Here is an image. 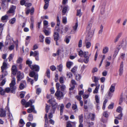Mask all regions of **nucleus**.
<instances>
[{"label":"nucleus","mask_w":127,"mask_h":127,"mask_svg":"<svg viewBox=\"0 0 127 127\" xmlns=\"http://www.w3.org/2000/svg\"><path fill=\"white\" fill-rule=\"evenodd\" d=\"M114 104L113 103H111L110 104L108 107V108L109 109H112L114 107Z\"/></svg>","instance_id":"bf43d9fd"},{"label":"nucleus","mask_w":127,"mask_h":127,"mask_svg":"<svg viewBox=\"0 0 127 127\" xmlns=\"http://www.w3.org/2000/svg\"><path fill=\"white\" fill-rule=\"evenodd\" d=\"M31 106V108L28 109L27 110L28 112V113H31L33 112L34 109V105H30Z\"/></svg>","instance_id":"a878e982"},{"label":"nucleus","mask_w":127,"mask_h":127,"mask_svg":"<svg viewBox=\"0 0 127 127\" xmlns=\"http://www.w3.org/2000/svg\"><path fill=\"white\" fill-rule=\"evenodd\" d=\"M24 75L23 73H21L20 71L18 72L17 73V76L18 81H20L24 78Z\"/></svg>","instance_id":"9d476101"},{"label":"nucleus","mask_w":127,"mask_h":127,"mask_svg":"<svg viewBox=\"0 0 127 127\" xmlns=\"http://www.w3.org/2000/svg\"><path fill=\"white\" fill-rule=\"evenodd\" d=\"M12 74L13 75L16 74L17 71V68L16 66L15 65H13L12 66L11 68Z\"/></svg>","instance_id":"f8f14e48"},{"label":"nucleus","mask_w":127,"mask_h":127,"mask_svg":"<svg viewBox=\"0 0 127 127\" xmlns=\"http://www.w3.org/2000/svg\"><path fill=\"white\" fill-rule=\"evenodd\" d=\"M78 26V24L77 22H76L74 26L73 27V29L74 30L73 32V33H74L75 32V31L76 30Z\"/></svg>","instance_id":"473e14b6"},{"label":"nucleus","mask_w":127,"mask_h":127,"mask_svg":"<svg viewBox=\"0 0 127 127\" xmlns=\"http://www.w3.org/2000/svg\"><path fill=\"white\" fill-rule=\"evenodd\" d=\"M123 98L122 96H120V100L119 101V104L120 105H121L123 101Z\"/></svg>","instance_id":"774afa93"},{"label":"nucleus","mask_w":127,"mask_h":127,"mask_svg":"<svg viewBox=\"0 0 127 127\" xmlns=\"http://www.w3.org/2000/svg\"><path fill=\"white\" fill-rule=\"evenodd\" d=\"M6 116L5 111L2 108L0 109V117H4Z\"/></svg>","instance_id":"ddd939ff"},{"label":"nucleus","mask_w":127,"mask_h":127,"mask_svg":"<svg viewBox=\"0 0 127 127\" xmlns=\"http://www.w3.org/2000/svg\"><path fill=\"white\" fill-rule=\"evenodd\" d=\"M5 90L3 89L2 88L0 87V94L2 95H5Z\"/></svg>","instance_id":"7c9ffc66"},{"label":"nucleus","mask_w":127,"mask_h":127,"mask_svg":"<svg viewBox=\"0 0 127 127\" xmlns=\"http://www.w3.org/2000/svg\"><path fill=\"white\" fill-rule=\"evenodd\" d=\"M66 76L69 78H71L73 76L72 73L71 72H67L66 74Z\"/></svg>","instance_id":"5fc2aeb1"},{"label":"nucleus","mask_w":127,"mask_h":127,"mask_svg":"<svg viewBox=\"0 0 127 127\" xmlns=\"http://www.w3.org/2000/svg\"><path fill=\"white\" fill-rule=\"evenodd\" d=\"M98 87H96L95 88V90H94L93 91V93L94 94H96L98 93V90L99 89V87L100 86V85H98Z\"/></svg>","instance_id":"09e8293b"},{"label":"nucleus","mask_w":127,"mask_h":127,"mask_svg":"<svg viewBox=\"0 0 127 127\" xmlns=\"http://www.w3.org/2000/svg\"><path fill=\"white\" fill-rule=\"evenodd\" d=\"M77 67L76 66H74L71 69V71L73 74H75L77 70Z\"/></svg>","instance_id":"72a5a7b5"},{"label":"nucleus","mask_w":127,"mask_h":127,"mask_svg":"<svg viewBox=\"0 0 127 127\" xmlns=\"http://www.w3.org/2000/svg\"><path fill=\"white\" fill-rule=\"evenodd\" d=\"M48 102L51 104L52 106H49L46 104L45 107L46 111L47 113L48 112L49 109L50 112L48 115V118L49 119L52 118L53 116V114L54 113L55 110L57 106V104L54 100L50 99Z\"/></svg>","instance_id":"f257e3e1"},{"label":"nucleus","mask_w":127,"mask_h":127,"mask_svg":"<svg viewBox=\"0 0 127 127\" xmlns=\"http://www.w3.org/2000/svg\"><path fill=\"white\" fill-rule=\"evenodd\" d=\"M71 82L72 86H70L71 87L69 88V90L70 91L73 90L75 87V85H76V82L74 80H72L71 81Z\"/></svg>","instance_id":"4468645a"},{"label":"nucleus","mask_w":127,"mask_h":127,"mask_svg":"<svg viewBox=\"0 0 127 127\" xmlns=\"http://www.w3.org/2000/svg\"><path fill=\"white\" fill-rule=\"evenodd\" d=\"M113 93L112 92L109 91L107 95V98H108L110 99L112 96Z\"/></svg>","instance_id":"2f4dec72"},{"label":"nucleus","mask_w":127,"mask_h":127,"mask_svg":"<svg viewBox=\"0 0 127 127\" xmlns=\"http://www.w3.org/2000/svg\"><path fill=\"white\" fill-rule=\"evenodd\" d=\"M85 43L86 48H89L91 45V43L90 41H85Z\"/></svg>","instance_id":"aec40b11"},{"label":"nucleus","mask_w":127,"mask_h":127,"mask_svg":"<svg viewBox=\"0 0 127 127\" xmlns=\"http://www.w3.org/2000/svg\"><path fill=\"white\" fill-rule=\"evenodd\" d=\"M88 52H84L83 55L84 56V58H87V57H89L88 56Z\"/></svg>","instance_id":"e2e57ef3"},{"label":"nucleus","mask_w":127,"mask_h":127,"mask_svg":"<svg viewBox=\"0 0 127 127\" xmlns=\"http://www.w3.org/2000/svg\"><path fill=\"white\" fill-rule=\"evenodd\" d=\"M76 15L77 16L80 17L82 15V13L81 12V9H78L77 10Z\"/></svg>","instance_id":"79ce46f5"},{"label":"nucleus","mask_w":127,"mask_h":127,"mask_svg":"<svg viewBox=\"0 0 127 127\" xmlns=\"http://www.w3.org/2000/svg\"><path fill=\"white\" fill-rule=\"evenodd\" d=\"M49 1L50 0H44L45 4L44 6V8L45 9H46L48 8L49 6Z\"/></svg>","instance_id":"5701e85b"},{"label":"nucleus","mask_w":127,"mask_h":127,"mask_svg":"<svg viewBox=\"0 0 127 127\" xmlns=\"http://www.w3.org/2000/svg\"><path fill=\"white\" fill-rule=\"evenodd\" d=\"M1 68V70H2L3 71L4 70H6L8 68L7 64L5 62V61H4Z\"/></svg>","instance_id":"2eb2a0df"},{"label":"nucleus","mask_w":127,"mask_h":127,"mask_svg":"<svg viewBox=\"0 0 127 127\" xmlns=\"http://www.w3.org/2000/svg\"><path fill=\"white\" fill-rule=\"evenodd\" d=\"M60 88L61 91H64L65 90L66 88V87L64 85L62 84L61 85Z\"/></svg>","instance_id":"3c124183"},{"label":"nucleus","mask_w":127,"mask_h":127,"mask_svg":"<svg viewBox=\"0 0 127 127\" xmlns=\"http://www.w3.org/2000/svg\"><path fill=\"white\" fill-rule=\"evenodd\" d=\"M119 71V75L120 76H122L123 72V62H121Z\"/></svg>","instance_id":"6e6552de"},{"label":"nucleus","mask_w":127,"mask_h":127,"mask_svg":"<svg viewBox=\"0 0 127 127\" xmlns=\"http://www.w3.org/2000/svg\"><path fill=\"white\" fill-rule=\"evenodd\" d=\"M55 95L59 99L62 98L64 96L63 93L60 90L57 91L55 94Z\"/></svg>","instance_id":"423d86ee"},{"label":"nucleus","mask_w":127,"mask_h":127,"mask_svg":"<svg viewBox=\"0 0 127 127\" xmlns=\"http://www.w3.org/2000/svg\"><path fill=\"white\" fill-rule=\"evenodd\" d=\"M30 67L32 70L37 71H38L39 70V67L37 65H32L30 66Z\"/></svg>","instance_id":"1a4fd4ad"},{"label":"nucleus","mask_w":127,"mask_h":127,"mask_svg":"<svg viewBox=\"0 0 127 127\" xmlns=\"http://www.w3.org/2000/svg\"><path fill=\"white\" fill-rule=\"evenodd\" d=\"M122 34L123 33L122 32H121L118 34L114 40V42L115 43L118 41L119 39L121 37Z\"/></svg>","instance_id":"dca6fc26"},{"label":"nucleus","mask_w":127,"mask_h":127,"mask_svg":"<svg viewBox=\"0 0 127 127\" xmlns=\"http://www.w3.org/2000/svg\"><path fill=\"white\" fill-rule=\"evenodd\" d=\"M68 8V6H65L64 7V8L63 9L62 11L63 15H65V13H66L67 11Z\"/></svg>","instance_id":"b1692460"},{"label":"nucleus","mask_w":127,"mask_h":127,"mask_svg":"<svg viewBox=\"0 0 127 127\" xmlns=\"http://www.w3.org/2000/svg\"><path fill=\"white\" fill-rule=\"evenodd\" d=\"M22 51L24 53H28V52H29V49L27 48H26V49H25V51H24V46H22Z\"/></svg>","instance_id":"13d9d810"},{"label":"nucleus","mask_w":127,"mask_h":127,"mask_svg":"<svg viewBox=\"0 0 127 127\" xmlns=\"http://www.w3.org/2000/svg\"><path fill=\"white\" fill-rule=\"evenodd\" d=\"M60 30L59 28L57 26L55 27L54 35V39L55 41H57L59 39V35L58 32H59Z\"/></svg>","instance_id":"39448f33"},{"label":"nucleus","mask_w":127,"mask_h":127,"mask_svg":"<svg viewBox=\"0 0 127 127\" xmlns=\"http://www.w3.org/2000/svg\"><path fill=\"white\" fill-rule=\"evenodd\" d=\"M57 68L60 72H61L62 71L63 68V65L62 64H60L59 65L57 66Z\"/></svg>","instance_id":"c9c22d12"},{"label":"nucleus","mask_w":127,"mask_h":127,"mask_svg":"<svg viewBox=\"0 0 127 127\" xmlns=\"http://www.w3.org/2000/svg\"><path fill=\"white\" fill-rule=\"evenodd\" d=\"M92 26V24L89 23L88 25L87 28V32L88 33L85 40L90 41L94 34V31L91 29Z\"/></svg>","instance_id":"f03ea898"},{"label":"nucleus","mask_w":127,"mask_h":127,"mask_svg":"<svg viewBox=\"0 0 127 127\" xmlns=\"http://www.w3.org/2000/svg\"><path fill=\"white\" fill-rule=\"evenodd\" d=\"M1 72L3 73V75L4 76H6L8 74V72L6 70H4L3 71L1 70Z\"/></svg>","instance_id":"de8ad7c7"},{"label":"nucleus","mask_w":127,"mask_h":127,"mask_svg":"<svg viewBox=\"0 0 127 127\" xmlns=\"http://www.w3.org/2000/svg\"><path fill=\"white\" fill-rule=\"evenodd\" d=\"M26 84V83L25 81H24L23 83H21L19 86L21 90L23 89L25 87V85Z\"/></svg>","instance_id":"412c9836"},{"label":"nucleus","mask_w":127,"mask_h":127,"mask_svg":"<svg viewBox=\"0 0 127 127\" xmlns=\"http://www.w3.org/2000/svg\"><path fill=\"white\" fill-rule=\"evenodd\" d=\"M23 61V59L21 58H19L16 61V62L18 64H21Z\"/></svg>","instance_id":"37998d69"},{"label":"nucleus","mask_w":127,"mask_h":127,"mask_svg":"<svg viewBox=\"0 0 127 127\" xmlns=\"http://www.w3.org/2000/svg\"><path fill=\"white\" fill-rule=\"evenodd\" d=\"M27 80L28 82H30L32 85L33 83V79H31L29 77H27Z\"/></svg>","instance_id":"a18cd8bd"},{"label":"nucleus","mask_w":127,"mask_h":127,"mask_svg":"<svg viewBox=\"0 0 127 127\" xmlns=\"http://www.w3.org/2000/svg\"><path fill=\"white\" fill-rule=\"evenodd\" d=\"M46 74L47 77L49 78L50 77V70L49 69H48L46 72Z\"/></svg>","instance_id":"864d4df0"},{"label":"nucleus","mask_w":127,"mask_h":127,"mask_svg":"<svg viewBox=\"0 0 127 127\" xmlns=\"http://www.w3.org/2000/svg\"><path fill=\"white\" fill-rule=\"evenodd\" d=\"M109 50V48L107 46L104 47V54H106L107 53Z\"/></svg>","instance_id":"4c0bfd02"},{"label":"nucleus","mask_w":127,"mask_h":127,"mask_svg":"<svg viewBox=\"0 0 127 127\" xmlns=\"http://www.w3.org/2000/svg\"><path fill=\"white\" fill-rule=\"evenodd\" d=\"M30 76L32 77H34V79L35 81H36L38 79V75L33 71L30 72L29 73Z\"/></svg>","instance_id":"0eeeda50"},{"label":"nucleus","mask_w":127,"mask_h":127,"mask_svg":"<svg viewBox=\"0 0 127 127\" xmlns=\"http://www.w3.org/2000/svg\"><path fill=\"white\" fill-rule=\"evenodd\" d=\"M6 39V41L8 43H11L12 41L14 42L13 40V38L11 37L9 35H8L7 36Z\"/></svg>","instance_id":"6ab92c4d"},{"label":"nucleus","mask_w":127,"mask_h":127,"mask_svg":"<svg viewBox=\"0 0 127 127\" xmlns=\"http://www.w3.org/2000/svg\"><path fill=\"white\" fill-rule=\"evenodd\" d=\"M15 79L14 78L10 84V88H6L5 90V92L8 93L11 91L12 93H15V91L16 88V87L15 86Z\"/></svg>","instance_id":"7ed1b4c3"},{"label":"nucleus","mask_w":127,"mask_h":127,"mask_svg":"<svg viewBox=\"0 0 127 127\" xmlns=\"http://www.w3.org/2000/svg\"><path fill=\"white\" fill-rule=\"evenodd\" d=\"M32 55L34 57L39 56L38 51H35L34 52L32 51H31L30 53V56H31Z\"/></svg>","instance_id":"a211bd4d"},{"label":"nucleus","mask_w":127,"mask_h":127,"mask_svg":"<svg viewBox=\"0 0 127 127\" xmlns=\"http://www.w3.org/2000/svg\"><path fill=\"white\" fill-rule=\"evenodd\" d=\"M14 47L15 46L14 44L11 45L8 47L9 50L10 51H11L14 49Z\"/></svg>","instance_id":"603ef678"},{"label":"nucleus","mask_w":127,"mask_h":127,"mask_svg":"<svg viewBox=\"0 0 127 127\" xmlns=\"http://www.w3.org/2000/svg\"><path fill=\"white\" fill-rule=\"evenodd\" d=\"M122 109L121 106H119L117 108L116 111L119 113L122 112Z\"/></svg>","instance_id":"052dcab7"},{"label":"nucleus","mask_w":127,"mask_h":127,"mask_svg":"<svg viewBox=\"0 0 127 127\" xmlns=\"http://www.w3.org/2000/svg\"><path fill=\"white\" fill-rule=\"evenodd\" d=\"M50 37H46L45 39V42L48 44H49L50 43Z\"/></svg>","instance_id":"a19ab883"},{"label":"nucleus","mask_w":127,"mask_h":127,"mask_svg":"<svg viewBox=\"0 0 127 127\" xmlns=\"http://www.w3.org/2000/svg\"><path fill=\"white\" fill-rule=\"evenodd\" d=\"M48 24V22L46 20H44L43 21V24H44V29H46V27L45 26H47Z\"/></svg>","instance_id":"6e6d98bb"},{"label":"nucleus","mask_w":127,"mask_h":127,"mask_svg":"<svg viewBox=\"0 0 127 127\" xmlns=\"http://www.w3.org/2000/svg\"><path fill=\"white\" fill-rule=\"evenodd\" d=\"M16 8V6L12 5L10 7L9 10L7 12V13L8 14L9 13H14Z\"/></svg>","instance_id":"9b49d317"},{"label":"nucleus","mask_w":127,"mask_h":127,"mask_svg":"<svg viewBox=\"0 0 127 127\" xmlns=\"http://www.w3.org/2000/svg\"><path fill=\"white\" fill-rule=\"evenodd\" d=\"M95 100L97 104L96 105L97 106V108H98L99 106H98V105L99 104V98L97 95H96L95 96Z\"/></svg>","instance_id":"4be33fe9"},{"label":"nucleus","mask_w":127,"mask_h":127,"mask_svg":"<svg viewBox=\"0 0 127 127\" xmlns=\"http://www.w3.org/2000/svg\"><path fill=\"white\" fill-rule=\"evenodd\" d=\"M34 102V100H30L28 102L26 103V100L24 99H22L21 101V103L23 105H25V107L26 108L32 105V104Z\"/></svg>","instance_id":"20e7f679"},{"label":"nucleus","mask_w":127,"mask_h":127,"mask_svg":"<svg viewBox=\"0 0 127 127\" xmlns=\"http://www.w3.org/2000/svg\"><path fill=\"white\" fill-rule=\"evenodd\" d=\"M1 5L3 8L5 7V3L6 0H1Z\"/></svg>","instance_id":"c03bdc74"},{"label":"nucleus","mask_w":127,"mask_h":127,"mask_svg":"<svg viewBox=\"0 0 127 127\" xmlns=\"http://www.w3.org/2000/svg\"><path fill=\"white\" fill-rule=\"evenodd\" d=\"M86 113H85L84 114V116L85 118H87L89 119L90 117L91 114L90 113H88L87 112H86Z\"/></svg>","instance_id":"ea45409f"},{"label":"nucleus","mask_w":127,"mask_h":127,"mask_svg":"<svg viewBox=\"0 0 127 127\" xmlns=\"http://www.w3.org/2000/svg\"><path fill=\"white\" fill-rule=\"evenodd\" d=\"M8 18V16L6 15H5L1 17V20L2 22H6L7 21Z\"/></svg>","instance_id":"f3484780"},{"label":"nucleus","mask_w":127,"mask_h":127,"mask_svg":"<svg viewBox=\"0 0 127 127\" xmlns=\"http://www.w3.org/2000/svg\"><path fill=\"white\" fill-rule=\"evenodd\" d=\"M64 108V105L63 104H62L60 106V115H62L63 112V110Z\"/></svg>","instance_id":"58836bf2"},{"label":"nucleus","mask_w":127,"mask_h":127,"mask_svg":"<svg viewBox=\"0 0 127 127\" xmlns=\"http://www.w3.org/2000/svg\"><path fill=\"white\" fill-rule=\"evenodd\" d=\"M60 84L59 83H57L56 84V87L57 90V91H59V90L60 87Z\"/></svg>","instance_id":"0e129e2a"},{"label":"nucleus","mask_w":127,"mask_h":127,"mask_svg":"<svg viewBox=\"0 0 127 127\" xmlns=\"http://www.w3.org/2000/svg\"><path fill=\"white\" fill-rule=\"evenodd\" d=\"M89 57L85 58L84 60V62L86 64L88 63L89 61Z\"/></svg>","instance_id":"338daca9"},{"label":"nucleus","mask_w":127,"mask_h":127,"mask_svg":"<svg viewBox=\"0 0 127 127\" xmlns=\"http://www.w3.org/2000/svg\"><path fill=\"white\" fill-rule=\"evenodd\" d=\"M72 108L74 111V112H76L78 110L77 106L76 104V103H75V104H72Z\"/></svg>","instance_id":"393cba45"},{"label":"nucleus","mask_w":127,"mask_h":127,"mask_svg":"<svg viewBox=\"0 0 127 127\" xmlns=\"http://www.w3.org/2000/svg\"><path fill=\"white\" fill-rule=\"evenodd\" d=\"M123 116V114L122 112L121 113L118 115V117H116V118L119 120H120L122 119V117Z\"/></svg>","instance_id":"69168bd1"},{"label":"nucleus","mask_w":127,"mask_h":127,"mask_svg":"<svg viewBox=\"0 0 127 127\" xmlns=\"http://www.w3.org/2000/svg\"><path fill=\"white\" fill-rule=\"evenodd\" d=\"M115 86L113 84H112L111 86L109 91L112 92V93H114L115 91Z\"/></svg>","instance_id":"c85d7f7f"},{"label":"nucleus","mask_w":127,"mask_h":127,"mask_svg":"<svg viewBox=\"0 0 127 127\" xmlns=\"http://www.w3.org/2000/svg\"><path fill=\"white\" fill-rule=\"evenodd\" d=\"M28 119L30 121H32L33 120V115L31 114H30L28 116Z\"/></svg>","instance_id":"49530a36"},{"label":"nucleus","mask_w":127,"mask_h":127,"mask_svg":"<svg viewBox=\"0 0 127 127\" xmlns=\"http://www.w3.org/2000/svg\"><path fill=\"white\" fill-rule=\"evenodd\" d=\"M8 113L7 115L9 118H10L11 121V120L13 119V118L12 116V114L10 112V111L8 109Z\"/></svg>","instance_id":"f704fd0d"},{"label":"nucleus","mask_w":127,"mask_h":127,"mask_svg":"<svg viewBox=\"0 0 127 127\" xmlns=\"http://www.w3.org/2000/svg\"><path fill=\"white\" fill-rule=\"evenodd\" d=\"M62 21L63 23L66 24L67 23V19L66 17H63Z\"/></svg>","instance_id":"4d7b16f0"},{"label":"nucleus","mask_w":127,"mask_h":127,"mask_svg":"<svg viewBox=\"0 0 127 127\" xmlns=\"http://www.w3.org/2000/svg\"><path fill=\"white\" fill-rule=\"evenodd\" d=\"M15 18H13L11 20H10L9 21V22L10 23L13 24L15 22Z\"/></svg>","instance_id":"680f3d73"},{"label":"nucleus","mask_w":127,"mask_h":127,"mask_svg":"<svg viewBox=\"0 0 127 127\" xmlns=\"http://www.w3.org/2000/svg\"><path fill=\"white\" fill-rule=\"evenodd\" d=\"M45 29H44L43 30V32L46 35H49L50 33V32L47 30Z\"/></svg>","instance_id":"e433bc0d"},{"label":"nucleus","mask_w":127,"mask_h":127,"mask_svg":"<svg viewBox=\"0 0 127 127\" xmlns=\"http://www.w3.org/2000/svg\"><path fill=\"white\" fill-rule=\"evenodd\" d=\"M92 78H94V82L95 83H97V84L98 81L99 80V79L98 77H97L95 76H94Z\"/></svg>","instance_id":"8fccbe9b"},{"label":"nucleus","mask_w":127,"mask_h":127,"mask_svg":"<svg viewBox=\"0 0 127 127\" xmlns=\"http://www.w3.org/2000/svg\"><path fill=\"white\" fill-rule=\"evenodd\" d=\"M79 123H82L83 120V114L79 116Z\"/></svg>","instance_id":"c756f323"},{"label":"nucleus","mask_w":127,"mask_h":127,"mask_svg":"<svg viewBox=\"0 0 127 127\" xmlns=\"http://www.w3.org/2000/svg\"><path fill=\"white\" fill-rule=\"evenodd\" d=\"M73 64V63L72 62L70 61H68L66 63V65L67 67L69 68H70L71 66Z\"/></svg>","instance_id":"bb28decb"},{"label":"nucleus","mask_w":127,"mask_h":127,"mask_svg":"<svg viewBox=\"0 0 127 127\" xmlns=\"http://www.w3.org/2000/svg\"><path fill=\"white\" fill-rule=\"evenodd\" d=\"M44 36L42 34H40L39 36V41L40 42H43L44 40Z\"/></svg>","instance_id":"cd10ccee"}]
</instances>
